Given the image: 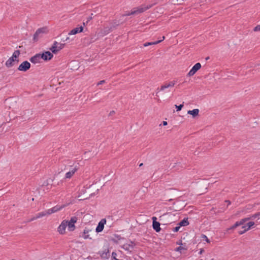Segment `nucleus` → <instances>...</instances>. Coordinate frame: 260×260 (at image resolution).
Masks as SVG:
<instances>
[{"label": "nucleus", "instance_id": "10", "mask_svg": "<svg viewBox=\"0 0 260 260\" xmlns=\"http://www.w3.org/2000/svg\"><path fill=\"white\" fill-rule=\"evenodd\" d=\"M78 169V165H75L74 168L72 169V170L66 174L65 178L67 179L71 178Z\"/></svg>", "mask_w": 260, "mask_h": 260}, {"label": "nucleus", "instance_id": "20", "mask_svg": "<svg viewBox=\"0 0 260 260\" xmlns=\"http://www.w3.org/2000/svg\"><path fill=\"white\" fill-rule=\"evenodd\" d=\"M64 206H54V207H53V208H52L51 209H48V213H50V214H51L52 213H55V212H56L57 211H59Z\"/></svg>", "mask_w": 260, "mask_h": 260}, {"label": "nucleus", "instance_id": "14", "mask_svg": "<svg viewBox=\"0 0 260 260\" xmlns=\"http://www.w3.org/2000/svg\"><path fill=\"white\" fill-rule=\"evenodd\" d=\"M156 217H153L152 220H153V223H152V226L154 230H155L156 232H158L160 231V223L159 222L156 221Z\"/></svg>", "mask_w": 260, "mask_h": 260}, {"label": "nucleus", "instance_id": "36", "mask_svg": "<svg viewBox=\"0 0 260 260\" xmlns=\"http://www.w3.org/2000/svg\"><path fill=\"white\" fill-rule=\"evenodd\" d=\"M105 83V80H101L100 81V82H99L98 83H97V85L99 86L100 85H101V84H103L104 83Z\"/></svg>", "mask_w": 260, "mask_h": 260}, {"label": "nucleus", "instance_id": "4", "mask_svg": "<svg viewBox=\"0 0 260 260\" xmlns=\"http://www.w3.org/2000/svg\"><path fill=\"white\" fill-rule=\"evenodd\" d=\"M94 232L92 229L88 227H85L83 231L80 234V237H82L84 239H91L92 234H93Z\"/></svg>", "mask_w": 260, "mask_h": 260}, {"label": "nucleus", "instance_id": "17", "mask_svg": "<svg viewBox=\"0 0 260 260\" xmlns=\"http://www.w3.org/2000/svg\"><path fill=\"white\" fill-rule=\"evenodd\" d=\"M135 245L136 244L134 242L130 241L129 243H125L123 244L122 247L125 250H129L131 249H133Z\"/></svg>", "mask_w": 260, "mask_h": 260}, {"label": "nucleus", "instance_id": "46", "mask_svg": "<svg viewBox=\"0 0 260 260\" xmlns=\"http://www.w3.org/2000/svg\"><path fill=\"white\" fill-rule=\"evenodd\" d=\"M257 213H258V215H259V216H260V212H257Z\"/></svg>", "mask_w": 260, "mask_h": 260}, {"label": "nucleus", "instance_id": "8", "mask_svg": "<svg viewBox=\"0 0 260 260\" xmlns=\"http://www.w3.org/2000/svg\"><path fill=\"white\" fill-rule=\"evenodd\" d=\"M255 222L254 221H251L248 222L246 225L242 226V228L243 229V231H239V234L240 235H242L245 233L246 231L249 230L253 225H254Z\"/></svg>", "mask_w": 260, "mask_h": 260}, {"label": "nucleus", "instance_id": "35", "mask_svg": "<svg viewBox=\"0 0 260 260\" xmlns=\"http://www.w3.org/2000/svg\"><path fill=\"white\" fill-rule=\"evenodd\" d=\"M180 228V226H176V227H175V228L174 229L173 231H174V232H177L179 230Z\"/></svg>", "mask_w": 260, "mask_h": 260}, {"label": "nucleus", "instance_id": "12", "mask_svg": "<svg viewBox=\"0 0 260 260\" xmlns=\"http://www.w3.org/2000/svg\"><path fill=\"white\" fill-rule=\"evenodd\" d=\"M42 59L44 60H50L53 57V54L49 51H46L45 52L41 54Z\"/></svg>", "mask_w": 260, "mask_h": 260}, {"label": "nucleus", "instance_id": "23", "mask_svg": "<svg viewBox=\"0 0 260 260\" xmlns=\"http://www.w3.org/2000/svg\"><path fill=\"white\" fill-rule=\"evenodd\" d=\"M60 44V43H59L56 41L54 42L52 47L50 48L52 53L54 54L57 53V50H56V48H57V46L59 45Z\"/></svg>", "mask_w": 260, "mask_h": 260}, {"label": "nucleus", "instance_id": "15", "mask_svg": "<svg viewBox=\"0 0 260 260\" xmlns=\"http://www.w3.org/2000/svg\"><path fill=\"white\" fill-rule=\"evenodd\" d=\"M41 54H37L35 56L30 58V61L34 63H38L41 62Z\"/></svg>", "mask_w": 260, "mask_h": 260}, {"label": "nucleus", "instance_id": "28", "mask_svg": "<svg viewBox=\"0 0 260 260\" xmlns=\"http://www.w3.org/2000/svg\"><path fill=\"white\" fill-rule=\"evenodd\" d=\"M175 106L176 108L177 109V111H180L181 110V109L182 108V107H183V104H181L179 106H177V105H175Z\"/></svg>", "mask_w": 260, "mask_h": 260}, {"label": "nucleus", "instance_id": "43", "mask_svg": "<svg viewBox=\"0 0 260 260\" xmlns=\"http://www.w3.org/2000/svg\"><path fill=\"white\" fill-rule=\"evenodd\" d=\"M68 39H69V37H67L65 40H63L62 41L63 42L66 41H67Z\"/></svg>", "mask_w": 260, "mask_h": 260}, {"label": "nucleus", "instance_id": "41", "mask_svg": "<svg viewBox=\"0 0 260 260\" xmlns=\"http://www.w3.org/2000/svg\"><path fill=\"white\" fill-rule=\"evenodd\" d=\"M257 220H256V223H259L260 222H258V220L260 219V216L257 217Z\"/></svg>", "mask_w": 260, "mask_h": 260}, {"label": "nucleus", "instance_id": "40", "mask_svg": "<svg viewBox=\"0 0 260 260\" xmlns=\"http://www.w3.org/2000/svg\"><path fill=\"white\" fill-rule=\"evenodd\" d=\"M167 124H168V123H167V121H163V122H162V124H163L164 125H167Z\"/></svg>", "mask_w": 260, "mask_h": 260}, {"label": "nucleus", "instance_id": "2", "mask_svg": "<svg viewBox=\"0 0 260 260\" xmlns=\"http://www.w3.org/2000/svg\"><path fill=\"white\" fill-rule=\"evenodd\" d=\"M20 54V51L18 50H15L12 56L10 57L6 62V66L8 68L12 67L14 65V62L15 61L18 62V60L17 59L18 57L19 56Z\"/></svg>", "mask_w": 260, "mask_h": 260}, {"label": "nucleus", "instance_id": "22", "mask_svg": "<svg viewBox=\"0 0 260 260\" xmlns=\"http://www.w3.org/2000/svg\"><path fill=\"white\" fill-rule=\"evenodd\" d=\"M199 110L198 109H194L192 110H189L187 112V114L191 115L193 117H195L196 116L199 115Z\"/></svg>", "mask_w": 260, "mask_h": 260}, {"label": "nucleus", "instance_id": "25", "mask_svg": "<svg viewBox=\"0 0 260 260\" xmlns=\"http://www.w3.org/2000/svg\"><path fill=\"white\" fill-rule=\"evenodd\" d=\"M257 217H259V215H258V213H256L248 217H247V218H248V220H253L254 219H255Z\"/></svg>", "mask_w": 260, "mask_h": 260}, {"label": "nucleus", "instance_id": "31", "mask_svg": "<svg viewBox=\"0 0 260 260\" xmlns=\"http://www.w3.org/2000/svg\"><path fill=\"white\" fill-rule=\"evenodd\" d=\"M93 14H91V15H92ZM92 16L89 17L88 18H87V20L86 21V22H83V25H85V24H87L89 21H90L91 19H92Z\"/></svg>", "mask_w": 260, "mask_h": 260}, {"label": "nucleus", "instance_id": "29", "mask_svg": "<svg viewBox=\"0 0 260 260\" xmlns=\"http://www.w3.org/2000/svg\"><path fill=\"white\" fill-rule=\"evenodd\" d=\"M41 213L42 215V217L46 215H50V213H48V210L42 212Z\"/></svg>", "mask_w": 260, "mask_h": 260}, {"label": "nucleus", "instance_id": "7", "mask_svg": "<svg viewBox=\"0 0 260 260\" xmlns=\"http://www.w3.org/2000/svg\"><path fill=\"white\" fill-rule=\"evenodd\" d=\"M201 68V64L200 63H196L192 69L189 71L188 73L187 74V76L189 77L192 76L194 75Z\"/></svg>", "mask_w": 260, "mask_h": 260}, {"label": "nucleus", "instance_id": "24", "mask_svg": "<svg viewBox=\"0 0 260 260\" xmlns=\"http://www.w3.org/2000/svg\"><path fill=\"white\" fill-rule=\"evenodd\" d=\"M188 224L189 222L188 221L187 218H184L179 223V225L180 226H185L188 225Z\"/></svg>", "mask_w": 260, "mask_h": 260}, {"label": "nucleus", "instance_id": "9", "mask_svg": "<svg viewBox=\"0 0 260 260\" xmlns=\"http://www.w3.org/2000/svg\"><path fill=\"white\" fill-rule=\"evenodd\" d=\"M106 223V219L105 218L102 219L99 222L98 225L95 229L96 233H100L103 231L104 228V225Z\"/></svg>", "mask_w": 260, "mask_h": 260}, {"label": "nucleus", "instance_id": "16", "mask_svg": "<svg viewBox=\"0 0 260 260\" xmlns=\"http://www.w3.org/2000/svg\"><path fill=\"white\" fill-rule=\"evenodd\" d=\"M101 257L103 259H108L110 257V254L109 249H105L102 252H99Z\"/></svg>", "mask_w": 260, "mask_h": 260}, {"label": "nucleus", "instance_id": "13", "mask_svg": "<svg viewBox=\"0 0 260 260\" xmlns=\"http://www.w3.org/2000/svg\"><path fill=\"white\" fill-rule=\"evenodd\" d=\"M67 226V222L66 220H63L58 228V232L61 234H64Z\"/></svg>", "mask_w": 260, "mask_h": 260}, {"label": "nucleus", "instance_id": "39", "mask_svg": "<svg viewBox=\"0 0 260 260\" xmlns=\"http://www.w3.org/2000/svg\"><path fill=\"white\" fill-rule=\"evenodd\" d=\"M204 252V250L203 249H200L199 254H202Z\"/></svg>", "mask_w": 260, "mask_h": 260}, {"label": "nucleus", "instance_id": "30", "mask_svg": "<svg viewBox=\"0 0 260 260\" xmlns=\"http://www.w3.org/2000/svg\"><path fill=\"white\" fill-rule=\"evenodd\" d=\"M202 237L203 239L205 240L207 243L210 242V240L208 238V237L206 235H203Z\"/></svg>", "mask_w": 260, "mask_h": 260}, {"label": "nucleus", "instance_id": "18", "mask_svg": "<svg viewBox=\"0 0 260 260\" xmlns=\"http://www.w3.org/2000/svg\"><path fill=\"white\" fill-rule=\"evenodd\" d=\"M83 30V27L82 26H80L79 27H76L73 29L69 33V35H76L79 32H81Z\"/></svg>", "mask_w": 260, "mask_h": 260}, {"label": "nucleus", "instance_id": "33", "mask_svg": "<svg viewBox=\"0 0 260 260\" xmlns=\"http://www.w3.org/2000/svg\"><path fill=\"white\" fill-rule=\"evenodd\" d=\"M116 255H117V254L116 252H113L112 253V257L113 259H115V260H118V259L116 258Z\"/></svg>", "mask_w": 260, "mask_h": 260}, {"label": "nucleus", "instance_id": "47", "mask_svg": "<svg viewBox=\"0 0 260 260\" xmlns=\"http://www.w3.org/2000/svg\"><path fill=\"white\" fill-rule=\"evenodd\" d=\"M258 66H260V63L257 64Z\"/></svg>", "mask_w": 260, "mask_h": 260}, {"label": "nucleus", "instance_id": "21", "mask_svg": "<svg viewBox=\"0 0 260 260\" xmlns=\"http://www.w3.org/2000/svg\"><path fill=\"white\" fill-rule=\"evenodd\" d=\"M165 36H163L162 38V40H158V41H155V42H146L143 44V46L144 47H147V46H148L150 45H156V44H157L160 43L161 42H162L164 40H165Z\"/></svg>", "mask_w": 260, "mask_h": 260}, {"label": "nucleus", "instance_id": "49", "mask_svg": "<svg viewBox=\"0 0 260 260\" xmlns=\"http://www.w3.org/2000/svg\"><path fill=\"white\" fill-rule=\"evenodd\" d=\"M200 260H203V259H200Z\"/></svg>", "mask_w": 260, "mask_h": 260}, {"label": "nucleus", "instance_id": "42", "mask_svg": "<svg viewBox=\"0 0 260 260\" xmlns=\"http://www.w3.org/2000/svg\"><path fill=\"white\" fill-rule=\"evenodd\" d=\"M225 202L228 203V205H230L231 204V202L230 201H229V200H226Z\"/></svg>", "mask_w": 260, "mask_h": 260}, {"label": "nucleus", "instance_id": "19", "mask_svg": "<svg viewBox=\"0 0 260 260\" xmlns=\"http://www.w3.org/2000/svg\"><path fill=\"white\" fill-rule=\"evenodd\" d=\"M175 84V81H171L170 82L168 83H166L165 85H163L161 86L160 90H164L165 89L170 87H173Z\"/></svg>", "mask_w": 260, "mask_h": 260}, {"label": "nucleus", "instance_id": "6", "mask_svg": "<svg viewBox=\"0 0 260 260\" xmlns=\"http://www.w3.org/2000/svg\"><path fill=\"white\" fill-rule=\"evenodd\" d=\"M30 68V63L27 61H24L22 62L18 68L20 71L26 72Z\"/></svg>", "mask_w": 260, "mask_h": 260}, {"label": "nucleus", "instance_id": "44", "mask_svg": "<svg viewBox=\"0 0 260 260\" xmlns=\"http://www.w3.org/2000/svg\"><path fill=\"white\" fill-rule=\"evenodd\" d=\"M205 59H206V60H208L209 59V57L208 56V57H206Z\"/></svg>", "mask_w": 260, "mask_h": 260}, {"label": "nucleus", "instance_id": "45", "mask_svg": "<svg viewBox=\"0 0 260 260\" xmlns=\"http://www.w3.org/2000/svg\"><path fill=\"white\" fill-rule=\"evenodd\" d=\"M143 165V163H141L139 165V166L140 167H142V166Z\"/></svg>", "mask_w": 260, "mask_h": 260}, {"label": "nucleus", "instance_id": "5", "mask_svg": "<svg viewBox=\"0 0 260 260\" xmlns=\"http://www.w3.org/2000/svg\"><path fill=\"white\" fill-rule=\"evenodd\" d=\"M77 221V217L76 216L72 217L69 221L66 220L67 222L68 229L70 231H73L75 230V223Z\"/></svg>", "mask_w": 260, "mask_h": 260}, {"label": "nucleus", "instance_id": "27", "mask_svg": "<svg viewBox=\"0 0 260 260\" xmlns=\"http://www.w3.org/2000/svg\"><path fill=\"white\" fill-rule=\"evenodd\" d=\"M112 30V27H106L104 29V32L106 34H108L109 32H110Z\"/></svg>", "mask_w": 260, "mask_h": 260}, {"label": "nucleus", "instance_id": "1", "mask_svg": "<svg viewBox=\"0 0 260 260\" xmlns=\"http://www.w3.org/2000/svg\"><path fill=\"white\" fill-rule=\"evenodd\" d=\"M152 5H142L140 7L135 8L132 10L131 13H126L124 16H129L131 15H137L143 13L152 7Z\"/></svg>", "mask_w": 260, "mask_h": 260}, {"label": "nucleus", "instance_id": "3", "mask_svg": "<svg viewBox=\"0 0 260 260\" xmlns=\"http://www.w3.org/2000/svg\"><path fill=\"white\" fill-rule=\"evenodd\" d=\"M48 30L46 27H43L38 29L34 35L33 41L37 42L40 38L43 37L44 34H46Z\"/></svg>", "mask_w": 260, "mask_h": 260}, {"label": "nucleus", "instance_id": "11", "mask_svg": "<svg viewBox=\"0 0 260 260\" xmlns=\"http://www.w3.org/2000/svg\"><path fill=\"white\" fill-rule=\"evenodd\" d=\"M247 221H248V218H247V217L242 219L241 220L237 221L232 226L229 228L228 230H233L240 225H243Z\"/></svg>", "mask_w": 260, "mask_h": 260}, {"label": "nucleus", "instance_id": "32", "mask_svg": "<svg viewBox=\"0 0 260 260\" xmlns=\"http://www.w3.org/2000/svg\"><path fill=\"white\" fill-rule=\"evenodd\" d=\"M38 218H37V216H34L32 217L31 218H30V219H28V220L25 221V222H30V221H32L34 220H36V219H37Z\"/></svg>", "mask_w": 260, "mask_h": 260}, {"label": "nucleus", "instance_id": "38", "mask_svg": "<svg viewBox=\"0 0 260 260\" xmlns=\"http://www.w3.org/2000/svg\"><path fill=\"white\" fill-rule=\"evenodd\" d=\"M183 249V247H181V246H179L177 248V249L176 250L177 251H181L182 249Z\"/></svg>", "mask_w": 260, "mask_h": 260}, {"label": "nucleus", "instance_id": "26", "mask_svg": "<svg viewBox=\"0 0 260 260\" xmlns=\"http://www.w3.org/2000/svg\"><path fill=\"white\" fill-rule=\"evenodd\" d=\"M65 45V44L60 43L59 45L57 46V48H56V50H57V53L62 49Z\"/></svg>", "mask_w": 260, "mask_h": 260}, {"label": "nucleus", "instance_id": "48", "mask_svg": "<svg viewBox=\"0 0 260 260\" xmlns=\"http://www.w3.org/2000/svg\"><path fill=\"white\" fill-rule=\"evenodd\" d=\"M211 260H213V259L212 258V259H211Z\"/></svg>", "mask_w": 260, "mask_h": 260}, {"label": "nucleus", "instance_id": "37", "mask_svg": "<svg viewBox=\"0 0 260 260\" xmlns=\"http://www.w3.org/2000/svg\"><path fill=\"white\" fill-rule=\"evenodd\" d=\"M36 216H37V218L38 219V218H40L42 217V215L41 212L39 213L38 214H37L36 215Z\"/></svg>", "mask_w": 260, "mask_h": 260}, {"label": "nucleus", "instance_id": "34", "mask_svg": "<svg viewBox=\"0 0 260 260\" xmlns=\"http://www.w3.org/2000/svg\"><path fill=\"white\" fill-rule=\"evenodd\" d=\"M254 31H260V25H257L256 26H255L254 28Z\"/></svg>", "mask_w": 260, "mask_h": 260}]
</instances>
